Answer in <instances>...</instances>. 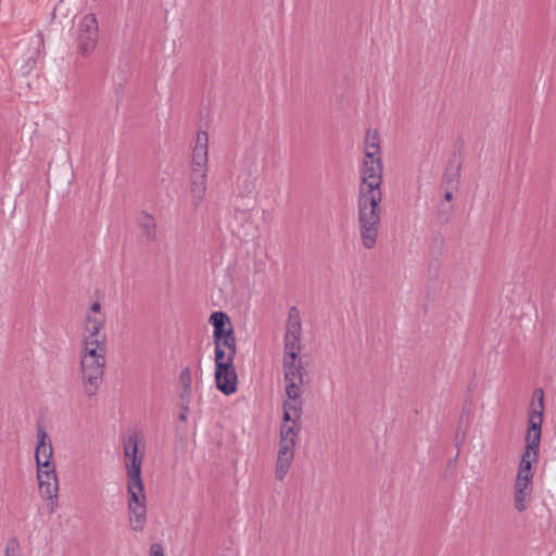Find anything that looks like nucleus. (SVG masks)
<instances>
[{"label": "nucleus", "instance_id": "f257e3e1", "mask_svg": "<svg viewBox=\"0 0 556 556\" xmlns=\"http://www.w3.org/2000/svg\"><path fill=\"white\" fill-rule=\"evenodd\" d=\"M123 454L127 478V509L132 531L141 532L147 522V495L141 478L143 453H139V439L129 434L123 439Z\"/></svg>", "mask_w": 556, "mask_h": 556}, {"label": "nucleus", "instance_id": "f03ea898", "mask_svg": "<svg viewBox=\"0 0 556 556\" xmlns=\"http://www.w3.org/2000/svg\"><path fill=\"white\" fill-rule=\"evenodd\" d=\"M382 161L380 137L376 129H368L364 140V157L359 167V192L382 193Z\"/></svg>", "mask_w": 556, "mask_h": 556}, {"label": "nucleus", "instance_id": "7ed1b4c3", "mask_svg": "<svg viewBox=\"0 0 556 556\" xmlns=\"http://www.w3.org/2000/svg\"><path fill=\"white\" fill-rule=\"evenodd\" d=\"M382 193L359 192L357 199V217L362 244L365 249L376 245L381 220Z\"/></svg>", "mask_w": 556, "mask_h": 556}, {"label": "nucleus", "instance_id": "20e7f679", "mask_svg": "<svg viewBox=\"0 0 556 556\" xmlns=\"http://www.w3.org/2000/svg\"><path fill=\"white\" fill-rule=\"evenodd\" d=\"M299 418L300 409L295 403L285 402L277 452H295L300 433Z\"/></svg>", "mask_w": 556, "mask_h": 556}, {"label": "nucleus", "instance_id": "39448f33", "mask_svg": "<svg viewBox=\"0 0 556 556\" xmlns=\"http://www.w3.org/2000/svg\"><path fill=\"white\" fill-rule=\"evenodd\" d=\"M105 359L79 358V375L81 391L85 396H96L102 382L105 370Z\"/></svg>", "mask_w": 556, "mask_h": 556}, {"label": "nucleus", "instance_id": "423d86ee", "mask_svg": "<svg viewBox=\"0 0 556 556\" xmlns=\"http://www.w3.org/2000/svg\"><path fill=\"white\" fill-rule=\"evenodd\" d=\"M99 25L94 14L84 15L77 25V51L83 56H89L97 48Z\"/></svg>", "mask_w": 556, "mask_h": 556}, {"label": "nucleus", "instance_id": "0eeeda50", "mask_svg": "<svg viewBox=\"0 0 556 556\" xmlns=\"http://www.w3.org/2000/svg\"><path fill=\"white\" fill-rule=\"evenodd\" d=\"M106 324V314L99 301H93L86 311L83 319L80 338L108 339L103 332Z\"/></svg>", "mask_w": 556, "mask_h": 556}, {"label": "nucleus", "instance_id": "6e6552de", "mask_svg": "<svg viewBox=\"0 0 556 556\" xmlns=\"http://www.w3.org/2000/svg\"><path fill=\"white\" fill-rule=\"evenodd\" d=\"M542 413L533 412L529 417V428L527 431V445L522 454L519 468L530 469L532 463L538 458V451L541 441Z\"/></svg>", "mask_w": 556, "mask_h": 556}, {"label": "nucleus", "instance_id": "1a4fd4ad", "mask_svg": "<svg viewBox=\"0 0 556 556\" xmlns=\"http://www.w3.org/2000/svg\"><path fill=\"white\" fill-rule=\"evenodd\" d=\"M301 339L302 324L300 313L295 307H291L287 320L283 356L298 357L301 352Z\"/></svg>", "mask_w": 556, "mask_h": 556}, {"label": "nucleus", "instance_id": "9d476101", "mask_svg": "<svg viewBox=\"0 0 556 556\" xmlns=\"http://www.w3.org/2000/svg\"><path fill=\"white\" fill-rule=\"evenodd\" d=\"M37 479L39 492L43 498L53 500L58 497L59 484L55 466H51V468L37 466Z\"/></svg>", "mask_w": 556, "mask_h": 556}, {"label": "nucleus", "instance_id": "9b49d317", "mask_svg": "<svg viewBox=\"0 0 556 556\" xmlns=\"http://www.w3.org/2000/svg\"><path fill=\"white\" fill-rule=\"evenodd\" d=\"M37 438L38 443L35 451L36 465L43 468H51V466H55L51 460L53 455V447L49 434L43 428H39L37 430Z\"/></svg>", "mask_w": 556, "mask_h": 556}, {"label": "nucleus", "instance_id": "f8f14e48", "mask_svg": "<svg viewBox=\"0 0 556 556\" xmlns=\"http://www.w3.org/2000/svg\"><path fill=\"white\" fill-rule=\"evenodd\" d=\"M192 169H207L208 161V135L206 131L197 134L191 154Z\"/></svg>", "mask_w": 556, "mask_h": 556}, {"label": "nucleus", "instance_id": "ddd939ff", "mask_svg": "<svg viewBox=\"0 0 556 556\" xmlns=\"http://www.w3.org/2000/svg\"><path fill=\"white\" fill-rule=\"evenodd\" d=\"M215 380L217 389L226 395L237 391V371L233 365L215 368Z\"/></svg>", "mask_w": 556, "mask_h": 556}, {"label": "nucleus", "instance_id": "4468645a", "mask_svg": "<svg viewBox=\"0 0 556 556\" xmlns=\"http://www.w3.org/2000/svg\"><path fill=\"white\" fill-rule=\"evenodd\" d=\"M108 339L80 338L79 358L105 359Z\"/></svg>", "mask_w": 556, "mask_h": 556}, {"label": "nucleus", "instance_id": "2eb2a0df", "mask_svg": "<svg viewBox=\"0 0 556 556\" xmlns=\"http://www.w3.org/2000/svg\"><path fill=\"white\" fill-rule=\"evenodd\" d=\"M214 345L216 368L233 365V359L237 352L235 337L228 336L224 342H214Z\"/></svg>", "mask_w": 556, "mask_h": 556}, {"label": "nucleus", "instance_id": "dca6fc26", "mask_svg": "<svg viewBox=\"0 0 556 556\" xmlns=\"http://www.w3.org/2000/svg\"><path fill=\"white\" fill-rule=\"evenodd\" d=\"M207 188V169H192L190 194L192 203L198 206L205 198Z\"/></svg>", "mask_w": 556, "mask_h": 556}, {"label": "nucleus", "instance_id": "f3484780", "mask_svg": "<svg viewBox=\"0 0 556 556\" xmlns=\"http://www.w3.org/2000/svg\"><path fill=\"white\" fill-rule=\"evenodd\" d=\"M210 323L214 327V342H224V340L233 336L230 318L224 312H214L210 317Z\"/></svg>", "mask_w": 556, "mask_h": 556}, {"label": "nucleus", "instance_id": "a211bd4d", "mask_svg": "<svg viewBox=\"0 0 556 556\" xmlns=\"http://www.w3.org/2000/svg\"><path fill=\"white\" fill-rule=\"evenodd\" d=\"M301 361L298 357L283 356L285 381H303Z\"/></svg>", "mask_w": 556, "mask_h": 556}, {"label": "nucleus", "instance_id": "6ab92c4d", "mask_svg": "<svg viewBox=\"0 0 556 556\" xmlns=\"http://www.w3.org/2000/svg\"><path fill=\"white\" fill-rule=\"evenodd\" d=\"M294 458V452H277L275 477L278 480H283L288 475L292 462Z\"/></svg>", "mask_w": 556, "mask_h": 556}, {"label": "nucleus", "instance_id": "aec40b11", "mask_svg": "<svg viewBox=\"0 0 556 556\" xmlns=\"http://www.w3.org/2000/svg\"><path fill=\"white\" fill-rule=\"evenodd\" d=\"M458 178L459 173L458 169H456L453 173H446L444 176L445 184H446V190L444 192V200L450 202L453 200V191L458 188Z\"/></svg>", "mask_w": 556, "mask_h": 556}, {"label": "nucleus", "instance_id": "412c9836", "mask_svg": "<svg viewBox=\"0 0 556 556\" xmlns=\"http://www.w3.org/2000/svg\"><path fill=\"white\" fill-rule=\"evenodd\" d=\"M533 478L532 470L519 468L516 482H515V489H522V490H531V481Z\"/></svg>", "mask_w": 556, "mask_h": 556}, {"label": "nucleus", "instance_id": "4be33fe9", "mask_svg": "<svg viewBox=\"0 0 556 556\" xmlns=\"http://www.w3.org/2000/svg\"><path fill=\"white\" fill-rule=\"evenodd\" d=\"M303 381H286V393L288 395V401L287 402H291V403H295V405L300 408L296 400L300 397L301 395V386H302Z\"/></svg>", "mask_w": 556, "mask_h": 556}, {"label": "nucleus", "instance_id": "5701e85b", "mask_svg": "<svg viewBox=\"0 0 556 556\" xmlns=\"http://www.w3.org/2000/svg\"><path fill=\"white\" fill-rule=\"evenodd\" d=\"M139 225L144 230L146 236L151 239L154 237L155 222L154 218L149 214H141L139 216Z\"/></svg>", "mask_w": 556, "mask_h": 556}, {"label": "nucleus", "instance_id": "b1692460", "mask_svg": "<svg viewBox=\"0 0 556 556\" xmlns=\"http://www.w3.org/2000/svg\"><path fill=\"white\" fill-rule=\"evenodd\" d=\"M531 490L515 489V507L519 511L527 508V503L530 497Z\"/></svg>", "mask_w": 556, "mask_h": 556}, {"label": "nucleus", "instance_id": "393cba45", "mask_svg": "<svg viewBox=\"0 0 556 556\" xmlns=\"http://www.w3.org/2000/svg\"><path fill=\"white\" fill-rule=\"evenodd\" d=\"M244 166L250 173L257 172V152L254 149L248 150L245 152Z\"/></svg>", "mask_w": 556, "mask_h": 556}, {"label": "nucleus", "instance_id": "a878e982", "mask_svg": "<svg viewBox=\"0 0 556 556\" xmlns=\"http://www.w3.org/2000/svg\"><path fill=\"white\" fill-rule=\"evenodd\" d=\"M533 397L535 400H538V404H539V409L534 408L531 414L533 412H541L543 414V408H544V392L542 389H536L533 393Z\"/></svg>", "mask_w": 556, "mask_h": 556}, {"label": "nucleus", "instance_id": "bb28decb", "mask_svg": "<svg viewBox=\"0 0 556 556\" xmlns=\"http://www.w3.org/2000/svg\"><path fill=\"white\" fill-rule=\"evenodd\" d=\"M4 556H20L18 544L14 540L7 544Z\"/></svg>", "mask_w": 556, "mask_h": 556}, {"label": "nucleus", "instance_id": "cd10ccee", "mask_svg": "<svg viewBox=\"0 0 556 556\" xmlns=\"http://www.w3.org/2000/svg\"><path fill=\"white\" fill-rule=\"evenodd\" d=\"M180 382L184 384L185 389H189L190 388V383H191V372H190V369L189 368H185L181 374H180Z\"/></svg>", "mask_w": 556, "mask_h": 556}, {"label": "nucleus", "instance_id": "c85d7f7f", "mask_svg": "<svg viewBox=\"0 0 556 556\" xmlns=\"http://www.w3.org/2000/svg\"><path fill=\"white\" fill-rule=\"evenodd\" d=\"M150 556H164V551L161 544L154 543L150 547Z\"/></svg>", "mask_w": 556, "mask_h": 556}, {"label": "nucleus", "instance_id": "c756f323", "mask_svg": "<svg viewBox=\"0 0 556 556\" xmlns=\"http://www.w3.org/2000/svg\"><path fill=\"white\" fill-rule=\"evenodd\" d=\"M49 501H50L49 509H50V513L53 514L58 508V502H56V498L49 500Z\"/></svg>", "mask_w": 556, "mask_h": 556}, {"label": "nucleus", "instance_id": "7c9ffc66", "mask_svg": "<svg viewBox=\"0 0 556 556\" xmlns=\"http://www.w3.org/2000/svg\"><path fill=\"white\" fill-rule=\"evenodd\" d=\"M241 214L243 215V217H244V218H245V217H247V218H249V217H250V216H249V214H248V213H245V212H242Z\"/></svg>", "mask_w": 556, "mask_h": 556}]
</instances>
